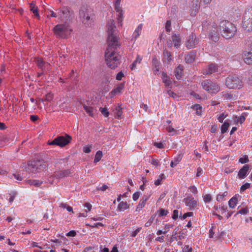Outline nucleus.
<instances>
[{
	"label": "nucleus",
	"mask_w": 252,
	"mask_h": 252,
	"mask_svg": "<svg viewBox=\"0 0 252 252\" xmlns=\"http://www.w3.org/2000/svg\"><path fill=\"white\" fill-rule=\"evenodd\" d=\"M107 45L105 52V61L108 67L112 69L120 64V55L116 50L120 45V37L115 25L114 21L110 20L107 24Z\"/></svg>",
	"instance_id": "obj_1"
},
{
	"label": "nucleus",
	"mask_w": 252,
	"mask_h": 252,
	"mask_svg": "<svg viewBox=\"0 0 252 252\" xmlns=\"http://www.w3.org/2000/svg\"><path fill=\"white\" fill-rule=\"evenodd\" d=\"M237 31L235 26L227 20H222L219 24V32L221 35L226 39L233 37Z\"/></svg>",
	"instance_id": "obj_2"
},
{
	"label": "nucleus",
	"mask_w": 252,
	"mask_h": 252,
	"mask_svg": "<svg viewBox=\"0 0 252 252\" xmlns=\"http://www.w3.org/2000/svg\"><path fill=\"white\" fill-rule=\"evenodd\" d=\"M56 37L60 38H67L71 34L72 29L68 24H58L53 29Z\"/></svg>",
	"instance_id": "obj_3"
},
{
	"label": "nucleus",
	"mask_w": 252,
	"mask_h": 252,
	"mask_svg": "<svg viewBox=\"0 0 252 252\" xmlns=\"http://www.w3.org/2000/svg\"><path fill=\"white\" fill-rule=\"evenodd\" d=\"M47 167L45 162L41 160H37L29 161L25 169L29 173H34L45 171Z\"/></svg>",
	"instance_id": "obj_4"
},
{
	"label": "nucleus",
	"mask_w": 252,
	"mask_h": 252,
	"mask_svg": "<svg viewBox=\"0 0 252 252\" xmlns=\"http://www.w3.org/2000/svg\"><path fill=\"white\" fill-rule=\"evenodd\" d=\"M202 26L204 30L207 27L206 30L208 33L209 38L213 41L216 42L219 39V27L218 28L217 25L213 22L212 24L207 25V22H204L202 23Z\"/></svg>",
	"instance_id": "obj_5"
},
{
	"label": "nucleus",
	"mask_w": 252,
	"mask_h": 252,
	"mask_svg": "<svg viewBox=\"0 0 252 252\" xmlns=\"http://www.w3.org/2000/svg\"><path fill=\"white\" fill-rule=\"evenodd\" d=\"M225 85L229 89H239L243 87L242 79L236 75L228 76L225 80Z\"/></svg>",
	"instance_id": "obj_6"
},
{
	"label": "nucleus",
	"mask_w": 252,
	"mask_h": 252,
	"mask_svg": "<svg viewBox=\"0 0 252 252\" xmlns=\"http://www.w3.org/2000/svg\"><path fill=\"white\" fill-rule=\"evenodd\" d=\"M243 28L247 31H252V6L248 8L244 14Z\"/></svg>",
	"instance_id": "obj_7"
},
{
	"label": "nucleus",
	"mask_w": 252,
	"mask_h": 252,
	"mask_svg": "<svg viewBox=\"0 0 252 252\" xmlns=\"http://www.w3.org/2000/svg\"><path fill=\"white\" fill-rule=\"evenodd\" d=\"M71 137L67 134L64 135L58 136L52 141H48V144L50 145H58L63 147L67 145L71 140Z\"/></svg>",
	"instance_id": "obj_8"
},
{
	"label": "nucleus",
	"mask_w": 252,
	"mask_h": 252,
	"mask_svg": "<svg viewBox=\"0 0 252 252\" xmlns=\"http://www.w3.org/2000/svg\"><path fill=\"white\" fill-rule=\"evenodd\" d=\"M203 89L211 93L216 94L220 91V87L217 83L212 82L210 80H205L201 82Z\"/></svg>",
	"instance_id": "obj_9"
},
{
	"label": "nucleus",
	"mask_w": 252,
	"mask_h": 252,
	"mask_svg": "<svg viewBox=\"0 0 252 252\" xmlns=\"http://www.w3.org/2000/svg\"><path fill=\"white\" fill-rule=\"evenodd\" d=\"M79 18L86 27H90L93 23V19L91 17L88 10L85 7H82L79 11Z\"/></svg>",
	"instance_id": "obj_10"
},
{
	"label": "nucleus",
	"mask_w": 252,
	"mask_h": 252,
	"mask_svg": "<svg viewBox=\"0 0 252 252\" xmlns=\"http://www.w3.org/2000/svg\"><path fill=\"white\" fill-rule=\"evenodd\" d=\"M181 43V39L177 32H173L171 38L167 40V45L168 47H172L174 45V47L178 48L180 47Z\"/></svg>",
	"instance_id": "obj_11"
},
{
	"label": "nucleus",
	"mask_w": 252,
	"mask_h": 252,
	"mask_svg": "<svg viewBox=\"0 0 252 252\" xmlns=\"http://www.w3.org/2000/svg\"><path fill=\"white\" fill-rule=\"evenodd\" d=\"M199 39L196 37L195 34L191 33L186 38L185 45L188 48H194L199 43Z\"/></svg>",
	"instance_id": "obj_12"
},
{
	"label": "nucleus",
	"mask_w": 252,
	"mask_h": 252,
	"mask_svg": "<svg viewBox=\"0 0 252 252\" xmlns=\"http://www.w3.org/2000/svg\"><path fill=\"white\" fill-rule=\"evenodd\" d=\"M183 202L191 210H194L197 206V201L191 195L185 198Z\"/></svg>",
	"instance_id": "obj_13"
},
{
	"label": "nucleus",
	"mask_w": 252,
	"mask_h": 252,
	"mask_svg": "<svg viewBox=\"0 0 252 252\" xmlns=\"http://www.w3.org/2000/svg\"><path fill=\"white\" fill-rule=\"evenodd\" d=\"M202 2H203V0H191L189 2L191 15H195L197 12Z\"/></svg>",
	"instance_id": "obj_14"
},
{
	"label": "nucleus",
	"mask_w": 252,
	"mask_h": 252,
	"mask_svg": "<svg viewBox=\"0 0 252 252\" xmlns=\"http://www.w3.org/2000/svg\"><path fill=\"white\" fill-rule=\"evenodd\" d=\"M57 12L58 18L61 20L66 19L69 15V11L68 8L63 7L56 10Z\"/></svg>",
	"instance_id": "obj_15"
},
{
	"label": "nucleus",
	"mask_w": 252,
	"mask_h": 252,
	"mask_svg": "<svg viewBox=\"0 0 252 252\" xmlns=\"http://www.w3.org/2000/svg\"><path fill=\"white\" fill-rule=\"evenodd\" d=\"M218 66L215 63H211L208 66L203 68L202 73L204 75L211 74L217 71Z\"/></svg>",
	"instance_id": "obj_16"
},
{
	"label": "nucleus",
	"mask_w": 252,
	"mask_h": 252,
	"mask_svg": "<svg viewBox=\"0 0 252 252\" xmlns=\"http://www.w3.org/2000/svg\"><path fill=\"white\" fill-rule=\"evenodd\" d=\"M71 174V171L68 169L63 170L61 171H56L53 174L54 178L61 179L69 176Z\"/></svg>",
	"instance_id": "obj_17"
},
{
	"label": "nucleus",
	"mask_w": 252,
	"mask_h": 252,
	"mask_svg": "<svg viewBox=\"0 0 252 252\" xmlns=\"http://www.w3.org/2000/svg\"><path fill=\"white\" fill-rule=\"evenodd\" d=\"M250 169V165L248 164H246L243 166V167L240 169L238 173V176L240 179H244Z\"/></svg>",
	"instance_id": "obj_18"
},
{
	"label": "nucleus",
	"mask_w": 252,
	"mask_h": 252,
	"mask_svg": "<svg viewBox=\"0 0 252 252\" xmlns=\"http://www.w3.org/2000/svg\"><path fill=\"white\" fill-rule=\"evenodd\" d=\"M125 86L124 83H121L116 88L112 90L109 95L111 98L114 97L117 94L121 93Z\"/></svg>",
	"instance_id": "obj_19"
},
{
	"label": "nucleus",
	"mask_w": 252,
	"mask_h": 252,
	"mask_svg": "<svg viewBox=\"0 0 252 252\" xmlns=\"http://www.w3.org/2000/svg\"><path fill=\"white\" fill-rule=\"evenodd\" d=\"M244 61L248 64H252V48L249 52L243 54Z\"/></svg>",
	"instance_id": "obj_20"
},
{
	"label": "nucleus",
	"mask_w": 252,
	"mask_h": 252,
	"mask_svg": "<svg viewBox=\"0 0 252 252\" xmlns=\"http://www.w3.org/2000/svg\"><path fill=\"white\" fill-rule=\"evenodd\" d=\"M83 106L84 109L85 110L86 113L89 115V116H90L91 117L94 116V115L96 111V110L95 108H94V107H93L92 106H87L85 104H83Z\"/></svg>",
	"instance_id": "obj_21"
},
{
	"label": "nucleus",
	"mask_w": 252,
	"mask_h": 252,
	"mask_svg": "<svg viewBox=\"0 0 252 252\" xmlns=\"http://www.w3.org/2000/svg\"><path fill=\"white\" fill-rule=\"evenodd\" d=\"M195 57V53L193 51H191L186 55L185 61L188 63H191L194 61Z\"/></svg>",
	"instance_id": "obj_22"
},
{
	"label": "nucleus",
	"mask_w": 252,
	"mask_h": 252,
	"mask_svg": "<svg viewBox=\"0 0 252 252\" xmlns=\"http://www.w3.org/2000/svg\"><path fill=\"white\" fill-rule=\"evenodd\" d=\"M35 61L37 66L43 71L45 69L46 62L41 58H36Z\"/></svg>",
	"instance_id": "obj_23"
},
{
	"label": "nucleus",
	"mask_w": 252,
	"mask_h": 252,
	"mask_svg": "<svg viewBox=\"0 0 252 252\" xmlns=\"http://www.w3.org/2000/svg\"><path fill=\"white\" fill-rule=\"evenodd\" d=\"M129 206L127 202L122 201L118 205L117 210L119 212L124 211L129 208Z\"/></svg>",
	"instance_id": "obj_24"
},
{
	"label": "nucleus",
	"mask_w": 252,
	"mask_h": 252,
	"mask_svg": "<svg viewBox=\"0 0 252 252\" xmlns=\"http://www.w3.org/2000/svg\"><path fill=\"white\" fill-rule=\"evenodd\" d=\"M143 28V24H139L138 27L136 28L134 32L133 33V38H134V40H135L140 35L141 32V31L142 30Z\"/></svg>",
	"instance_id": "obj_25"
},
{
	"label": "nucleus",
	"mask_w": 252,
	"mask_h": 252,
	"mask_svg": "<svg viewBox=\"0 0 252 252\" xmlns=\"http://www.w3.org/2000/svg\"><path fill=\"white\" fill-rule=\"evenodd\" d=\"M183 67L181 65H179L174 71L175 75L177 79H180L183 74Z\"/></svg>",
	"instance_id": "obj_26"
},
{
	"label": "nucleus",
	"mask_w": 252,
	"mask_h": 252,
	"mask_svg": "<svg viewBox=\"0 0 252 252\" xmlns=\"http://www.w3.org/2000/svg\"><path fill=\"white\" fill-rule=\"evenodd\" d=\"M162 82L166 87H170L171 85V81L165 72L162 73Z\"/></svg>",
	"instance_id": "obj_27"
},
{
	"label": "nucleus",
	"mask_w": 252,
	"mask_h": 252,
	"mask_svg": "<svg viewBox=\"0 0 252 252\" xmlns=\"http://www.w3.org/2000/svg\"><path fill=\"white\" fill-rule=\"evenodd\" d=\"M30 10L32 12L38 19H40V16L38 13V8L33 3L30 4Z\"/></svg>",
	"instance_id": "obj_28"
},
{
	"label": "nucleus",
	"mask_w": 252,
	"mask_h": 252,
	"mask_svg": "<svg viewBox=\"0 0 252 252\" xmlns=\"http://www.w3.org/2000/svg\"><path fill=\"white\" fill-rule=\"evenodd\" d=\"M117 12L118 13L117 15V21L118 23H119L122 26V22L123 20V12L122 8H119V9H115Z\"/></svg>",
	"instance_id": "obj_29"
},
{
	"label": "nucleus",
	"mask_w": 252,
	"mask_h": 252,
	"mask_svg": "<svg viewBox=\"0 0 252 252\" xmlns=\"http://www.w3.org/2000/svg\"><path fill=\"white\" fill-rule=\"evenodd\" d=\"M28 182L31 186H34L36 187H39L43 183L42 181L39 180H30Z\"/></svg>",
	"instance_id": "obj_30"
},
{
	"label": "nucleus",
	"mask_w": 252,
	"mask_h": 252,
	"mask_svg": "<svg viewBox=\"0 0 252 252\" xmlns=\"http://www.w3.org/2000/svg\"><path fill=\"white\" fill-rule=\"evenodd\" d=\"M238 199L236 197H233L228 201V205L230 208H233L236 205Z\"/></svg>",
	"instance_id": "obj_31"
},
{
	"label": "nucleus",
	"mask_w": 252,
	"mask_h": 252,
	"mask_svg": "<svg viewBox=\"0 0 252 252\" xmlns=\"http://www.w3.org/2000/svg\"><path fill=\"white\" fill-rule=\"evenodd\" d=\"M102 157V151H98L95 155L94 159V163H96L97 162L99 161L101 159Z\"/></svg>",
	"instance_id": "obj_32"
},
{
	"label": "nucleus",
	"mask_w": 252,
	"mask_h": 252,
	"mask_svg": "<svg viewBox=\"0 0 252 252\" xmlns=\"http://www.w3.org/2000/svg\"><path fill=\"white\" fill-rule=\"evenodd\" d=\"M122 109L120 106H117L115 110V113L116 114L117 118L118 119L120 118L122 115Z\"/></svg>",
	"instance_id": "obj_33"
},
{
	"label": "nucleus",
	"mask_w": 252,
	"mask_h": 252,
	"mask_svg": "<svg viewBox=\"0 0 252 252\" xmlns=\"http://www.w3.org/2000/svg\"><path fill=\"white\" fill-rule=\"evenodd\" d=\"M229 123L227 122V121H225L221 127V133H224L225 132H226L229 127Z\"/></svg>",
	"instance_id": "obj_34"
},
{
	"label": "nucleus",
	"mask_w": 252,
	"mask_h": 252,
	"mask_svg": "<svg viewBox=\"0 0 252 252\" xmlns=\"http://www.w3.org/2000/svg\"><path fill=\"white\" fill-rule=\"evenodd\" d=\"M146 203V202L145 201L141 199L136 207V211H139L141 210L145 206Z\"/></svg>",
	"instance_id": "obj_35"
},
{
	"label": "nucleus",
	"mask_w": 252,
	"mask_h": 252,
	"mask_svg": "<svg viewBox=\"0 0 252 252\" xmlns=\"http://www.w3.org/2000/svg\"><path fill=\"white\" fill-rule=\"evenodd\" d=\"M165 178V175L164 174H160L158 178L155 181V184L156 186H158L161 184V181L162 180Z\"/></svg>",
	"instance_id": "obj_36"
},
{
	"label": "nucleus",
	"mask_w": 252,
	"mask_h": 252,
	"mask_svg": "<svg viewBox=\"0 0 252 252\" xmlns=\"http://www.w3.org/2000/svg\"><path fill=\"white\" fill-rule=\"evenodd\" d=\"M191 108L196 110L197 115H200L201 114L202 107L199 104H195Z\"/></svg>",
	"instance_id": "obj_37"
},
{
	"label": "nucleus",
	"mask_w": 252,
	"mask_h": 252,
	"mask_svg": "<svg viewBox=\"0 0 252 252\" xmlns=\"http://www.w3.org/2000/svg\"><path fill=\"white\" fill-rule=\"evenodd\" d=\"M141 61V58L139 56H137L136 60L134 61V62L130 65V68L131 70L134 69L136 64L137 63H140Z\"/></svg>",
	"instance_id": "obj_38"
},
{
	"label": "nucleus",
	"mask_w": 252,
	"mask_h": 252,
	"mask_svg": "<svg viewBox=\"0 0 252 252\" xmlns=\"http://www.w3.org/2000/svg\"><path fill=\"white\" fill-rule=\"evenodd\" d=\"M163 55L165 59H166L167 62L171 60V53L166 50H164Z\"/></svg>",
	"instance_id": "obj_39"
},
{
	"label": "nucleus",
	"mask_w": 252,
	"mask_h": 252,
	"mask_svg": "<svg viewBox=\"0 0 252 252\" xmlns=\"http://www.w3.org/2000/svg\"><path fill=\"white\" fill-rule=\"evenodd\" d=\"M248 116V113L244 112L243 113L239 118L238 121L240 124H242L246 120V117Z\"/></svg>",
	"instance_id": "obj_40"
},
{
	"label": "nucleus",
	"mask_w": 252,
	"mask_h": 252,
	"mask_svg": "<svg viewBox=\"0 0 252 252\" xmlns=\"http://www.w3.org/2000/svg\"><path fill=\"white\" fill-rule=\"evenodd\" d=\"M239 161L241 163H246L249 161L248 156L245 155L243 157L240 158L239 159Z\"/></svg>",
	"instance_id": "obj_41"
},
{
	"label": "nucleus",
	"mask_w": 252,
	"mask_h": 252,
	"mask_svg": "<svg viewBox=\"0 0 252 252\" xmlns=\"http://www.w3.org/2000/svg\"><path fill=\"white\" fill-rule=\"evenodd\" d=\"M203 200L205 203H209L212 200V196L210 194H207L203 196Z\"/></svg>",
	"instance_id": "obj_42"
},
{
	"label": "nucleus",
	"mask_w": 252,
	"mask_h": 252,
	"mask_svg": "<svg viewBox=\"0 0 252 252\" xmlns=\"http://www.w3.org/2000/svg\"><path fill=\"white\" fill-rule=\"evenodd\" d=\"M100 111L105 117H107L108 116L109 112L107 111V109L106 107L100 108Z\"/></svg>",
	"instance_id": "obj_43"
},
{
	"label": "nucleus",
	"mask_w": 252,
	"mask_h": 252,
	"mask_svg": "<svg viewBox=\"0 0 252 252\" xmlns=\"http://www.w3.org/2000/svg\"><path fill=\"white\" fill-rule=\"evenodd\" d=\"M48 15H47L49 17H55V18H58L57 16V12L56 11V12H54V11L52 10H49L48 11Z\"/></svg>",
	"instance_id": "obj_44"
},
{
	"label": "nucleus",
	"mask_w": 252,
	"mask_h": 252,
	"mask_svg": "<svg viewBox=\"0 0 252 252\" xmlns=\"http://www.w3.org/2000/svg\"><path fill=\"white\" fill-rule=\"evenodd\" d=\"M159 62L156 57H154L152 59L153 66H159Z\"/></svg>",
	"instance_id": "obj_45"
},
{
	"label": "nucleus",
	"mask_w": 252,
	"mask_h": 252,
	"mask_svg": "<svg viewBox=\"0 0 252 252\" xmlns=\"http://www.w3.org/2000/svg\"><path fill=\"white\" fill-rule=\"evenodd\" d=\"M167 93L170 97H172L174 98H176L179 97V96L176 94L172 92L170 90H167Z\"/></svg>",
	"instance_id": "obj_46"
},
{
	"label": "nucleus",
	"mask_w": 252,
	"mask_h": 252,
	"mask_svg": "<svg viewBox=\"0 0 252 252\" xmlns=\"http://www.w3.org/2000/svg\"><path fill=\"white\" fill-rule=\"evenodd\" d=\"M171 22L170 20H167L165 24V30L167 32L171 31Z\"/></svg>",
	"instance_id": "obj_47"
},
{
	"label": "nucleus",
	"mask_w": 252,
	"mask_h": 252,
	"mask_svg": "<svg viewBox=\"0 0 252 252\" xmlns=\"http://www.w3.org/2000/svg\"><path fill=\"white\" fill-rule=\"evenodd\" d=\"M121 0H114V4H115V9H119V8H121Z\"/></svg>",
	"instance_id": "obj_48"
},
{
	"label": "nucleus",
	"mask_w": 252,
	"mask_h": 252,
	"mask_svg": "<svg viewBox=\"0 0 252 252\" xmlns=\"http://www.w3.org/2000/svg\"><path fill=\"white\" fill-rule=\"evenodd\" d=\"M182 158V156L181 155H178L176 157H175L174 159L175 165H177L181 160Z\"/></svg>",
	"instance_id": "obj_49"
},
{
	"label": "nucleus",
	"mask_w": 252,
	"mask_h": 252,
	"mask_svg": "<svg viewBox=\"0 0 252 252\" xmlns=\"http://www.w3.org/2000/svg\"><path fill=\"white\" fill-rule=\"evenodd\" d=\"M249 212V209L247 208H244L240 209L237 213L241 214H247Z\"/></svg>",
	"instance_id": "obj_50"
},
{
	"label": "nucleus",
	"mask_w": 252,
	"mask_h": 252,
	"mask_svg": "<svg viewBox=\"0 0 252 252\" xmlns=\"http://www.w3.org/2000/svg\"><path fill=\"white\" fill-rule=\"evenodd\" d=\"M141 194V193L139 191L136 192L134 193H133L132 195L133 200L134 201H136L139 198Z\"/></svg>",
	"instance_id": "obj_51"
},
{
	"label": "nucleus",
	"mask_w": 252,
	"mask_h": 252,
	"mask_svg": "<svg viewBox=\"0 0 252 252\" xmlns=\"http://www.w3.org/2000/svg\"><path fill=\"white\" fill-rule=\"evenodd\" d=\"M155 217H152L151 218L148 220L147 222L145 223V226L146 227H149L150 226L152 223H153Z\"/></svg>",
	"instance_id": "obj_52"
},
{
	"label": "nucleus",
	"mask_w": 252,
	"mask_h": 252,
	"mask_svg": "<svg viewBox=\"0 0 252 252\" xmlns=\"http://www.w3.org/2000/svg\"><path fill=\"white\" fill-rule=\"evenodd\" d=\"M189 189L190 190V191L194 193V194H197V192H198V191H197V188L195 186H190L189 188Z\"/></svg>",
	"instance_id": "obj_53"
},
{
	"label": "nucleus",
	"mask_w": 252,
	"mask_h": 252,
	"mask_svg": "<svg viewBox=\"0 0 252 252\" xmlns=\"http://www.w3.org/2000/svg\"><path fill=\"white\" fill-rule=\"evenodd\" d=\"M158 162H159L158 159H155L153 158H152L150 160V163L156 166H157L158 165Z\"/></svg>",
	"instance_id": "obj_54"
},
{
	"label": "nucleus",
	"mask_w": 252,
	"mask_h": 252,
	"mask_svg": "<svg viewBox=\"0 0 252 252\" xmlns=\"http://www.w3.org/2000/svg\"><path fill=\"white\" fill-rule=\"evenodd\" d=\"M52 241L55 243L54 244V246H61L62 244V241L59 239H55L52 240Z\"/></svg>",
	"instance_id": "obj_55"
},
{
	"label": "nucleus",
	"mask_w": 252,
	"mask_h": 252,
	"mask_svg": "<svg viewBox=\"0 0 252 252\" xmlns=\"http://www.w3.org/2000/svg\"><path fill=\"white\" fill-rule=\"evenodd\" d=\"M124 76V73L122 72V71L119 72L116 75V79L117 80H121L122 77Z\"/></svg>",
	"instance_id": "obj_56"
},
{
	"label": "nucleus",
	"mask_w": 252,
	"mask_h": 252,
	"mask_svg": "<svg viewBox=\"0 0 252 252\" xmlns=\"http://www.w3.org/2000/svg\"><path fill=\"white\" fill-rule=\"evenodd\" d=\"M250 187V184L249 183H246L244 185H242L241 187V191H244L246 189L249 188Z\"/></svg>",
	"instance_id": "obj_57"
},
{
	"label": "nucleus",
	"mask_w": 252,
	"mask_h": 252,
	"mask_svg": "<svg viewBox=\"0 0 252 252\" xmlns=\"http://www.w3.org/2000/svg\"><path fill=\"white\" fill-rule=\"evenodd\" d=\"M192 215H193V213L190 212L185 213L183 215V216L181 217L182 219L184 220V219H186L188 217H190V216H192Z\"/></svg>",
	"instance_id": "obj_58"
},
{
	"label": "nucleus",
	"mask_w": 252,
	"mask_h": 252,
	"mask_svg": "<svg viewBox=\"0 0 252 252\" xmlns=\"http://www.w3.org/2000/svg\"><path fill=\"white\" fill-rule=\"evenodd\" d=\"M150 196H151V194L147 193L146 194H144L142 196L141 199H142L143 200H144V201H145L146 202L149 200Z\"/></svg>",
	"instance_id": "obj_59"
},
{
	"label": "nucleus",
	"mask_w": 252,
	"mask_h": 252,
	"mask_svg": "<svg viewBox=\"0 0 252 252\" xmlns=\"http://www.w3.org/2000/svg\"><path fill=\"white\" fill-rule=\"evenodd\" d=\"M168 213V211L164 209H161L160 210L159 216H166Z\"/></svg>",
	"instance_id": "obj_60"
},
{
	"label": "nucleus",
	"mask_w": 252,
	"mask_h": 252,
	"mask_svg": "<svg viewBox=\"0 0 252 252\" xmlns=\"http://www.w3.org/2000/svg\"><path fill=\"white\" fill-rule=\"evenodd\" d=\"M226 117V116H224V113H221L219 116L218 119L220 123H222L224 119Z\"/></svg>",
	"instance_id": "obj_61"
},
{
	"label": "nucleus",
	"mask_w": 252,
	"mask_h": 252,
	"mask_svg": "<svg viewBox=\"0 0 252 252\" xmlns=\"http://www.w3.org/2000/svg\"><path fill=\"white\" fill-rule=\"evenodd\" d=\"M167 129V131L169 132V133H172V132H173V133H172V134L173 135L174 133H176V130L173 128L172 127H171V126H169L168 127H167L166 128Z\"/></svg>",
	"instance_id": "obj_62"
},
{
	"label": "nucleus",
	"mask_w": 252,
	"mask_h": 252,
	"mask_svg": "<svg viewBox=\"0 0 252 252\" xmlns=\"http://www.w3.org/2000/svg\"><path fill=\"white\" fill-rule=\"evenodd\" d=\"M84 206L88 209V210L85 211L86 213L91 211L92 209V205L91 204L89 203H85Z\"/></svg>",
	"instance_id": "obj_63"
},
{
	"label": "nucleus",
	"mask_w": 252,
	"mask_h": 252,
	"mask_svg": "<svg viewBox=\"0 0 252 252\" xmlns=\"http://www.w3.org/2000/svg\"><path fill=\"white\" fill-rule=\"evenodd\" d=\"M178 211L177 210H174L172 215V218L174 220H176L178 217Z\"/></svg>",
	"instance_id": "obj_64"
}]
</instances>
